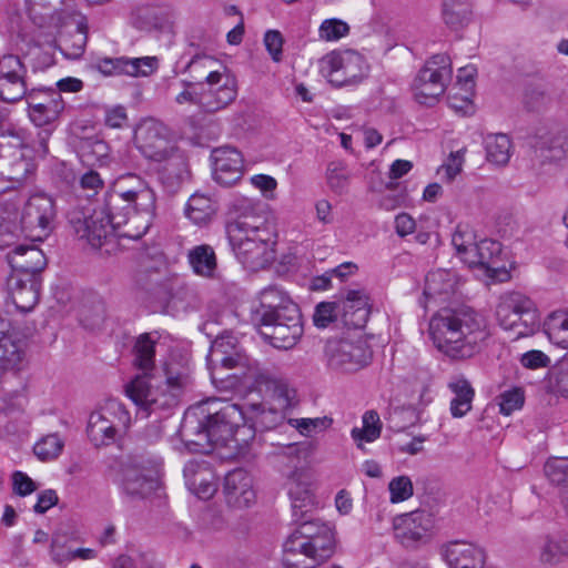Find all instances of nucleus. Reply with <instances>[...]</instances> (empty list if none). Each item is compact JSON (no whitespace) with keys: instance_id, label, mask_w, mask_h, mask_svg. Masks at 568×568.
<instances>
[{"instance_id":"nucleus-18","label":"nucleus","mask_w":568,"mask_h":568,"mask_svg":"<svg viewBox=\"0 0 568 568\" xmlns=\"http://www.w3.org/2000/svg\"><path fill=\"white\" fill-rule=\"evenodd\" d=\"M212 174L216 183L231 186L243 175V158L240 151L232 146H220L212 151Z\"/></svg>"},{"instance_id":"nucleus-52","label":"nucleus","mask_w":568,"mask_h":568,"mask_svg":"<svg viewBox=\"0 0 568 568\" xmlns=\"http://www.w3.org/2000/svg\"><path fill=\"white\" fill-rule=\"evenodd\" d=\"M282 453L280 454L283 457H287L291 463L293 464L294 470L287 476V489L290 490V481L291 477L294 475V473L298 471L302 474L301 481H304L306 484V487L310 489V485L307 481V477L302 468L297 467V464L300 463L301 456H306L310 449L308 444H297V443H288L284 446H282ZM300 487H303V483L300 484Z\"/></svg>"},{"instance_id":"nucleus-17","label":"nucleus","mask_w":568,"mask_h":568,"mask_svg":"<svg viewBox=\"0 0 568 568\" xmlns=\"http://www.w3.org/2000/svg\"><path fill=\"white\" fill-rule=\"evenodd\" d=\"M30 120L37 126L54 122L64 110L61 93L52 89H32L24 95Z\"/></svg>"},{"instance_id":"nucleus-28","label":"nucleus","mask_w":568,"mask_h":568,"mask_svg":"<svg viewBox=\"0 0 568 568\" xmlns=\"http://www.w3.org/2000/svg\"><path fill=\"white\" fill-rule=\"evenodd\" d=\"M534 148L544 161H560L568 152V135L561 129L539 132Z\"/></svg>"},{"instance_id":"nucleus-53","label":"nucleus","mask_w":568,"mask_h":568,"mask_svg":"<svg viewBox=\"0 0 568 568\" xmlns=\"http://www.w3.org/2000/svg\"><path fill=\"white\" fill-rule=\"evenodd\" d=\"M116 62L121 71L133 77L148 75L158 64L156 58L153 57L135 58L131 60L119 59Z\"/></svg>"},{"instance_id":"nucleus-1","label":"nucleus","mask_w":568,"mask_h":568,"mask_svg":"<svg viewBox=\"0 0 568 568\" xmlns=\"http://www.w3.org/2000/svg\"><path fill=\"white\" fill-rule=\"evenodd\" d=\"M302 474L296 471L291 477L290 498L295 529L283 544L282 562L285 568H315L329 559L336 548L334 529L318 518L308 514L314 507L311 489L303 481Z\"/></svg>"},{"instance_id":"nucleus-34","label":"nucleus","mask_w":568,"mask_h":568,"mask_svg":"<svg viewBox=\"0 0 568 568\" xmlns=\"http://www.w3.org/2000/svg\"><path fill=\"white\" fill-rule=\"evenodd\" d=\"M448 388L454 394L450 402V413L453 417L460 418L470 409L475 390L470 383L464 377H456L448 383Z\"/></svg>"},{"instance_id":"nucleus-62","label":"nucleus","mask_w":568,"mask_h":568,"mask_svg":"<svg viewBox=\"0 0 568 568\" xmlns=\"http://www.w3.org/2000/svg\"><path fill=\"white\" fill-rule=\"evenodd\" d=\"M23 348L0 353V381L9 373L14 374L23 358Z\"/></svg>"},{"instance_id":"nucleus-12","label":"nucleus","mask_w":568,"mask_h":568,"mask_svg":"<svg viewBox=\"0 0 568 568\" xmlns=\"http://www.w3.org/2000/svg\"><path fill=\"white\" fill-rule=\"evenodd\" d=\"M321 71L336 87L351 85L361 82L367 71L363 55L347 50L331 52L321 61Z\"/></svg>"},{"instance_id":"nucleus-6","label":"nucleus","mask_w":568,"mask_h":568,"mask_svg":"<svg viewBox=\"0 0 568 568\" xmlns=\"http://www.w3.org/2000/svg\"><path fill=\"white\" fill-rule=\"evenodd\" d=\"M144 215L138 210V204L126 200L109 189L101 204L91 213L74 211L70 213L69 222L73 232L82 240H87L92 247H101L111 234L122 226L135 232L144 225Z\"/></svg>"},{"instance_id":"nucleus-33","label":"nucleus","mask_w":568,"mask_h":568,"mask_svg":"<svg viewBox=\"0 0 568 568\" xmlns=\"http://www.w3.org/2000/svg\"><path fill=\"white\" fill-rule=\"evenodd\" d=\"M568 557V538L564 535H547L538 548V560L546 566H556Z\"/></svg>"},{"instance_id":"nucleus-19","label":"nucleus","mask_w":568,"mask_h":568,"mask_svg":"<svg viewBox=\"0 0 568 568\" xmlns=\"http://www.w3.org/2000/svg\"><path fill=\"white\" fill-rule=\"evenodd\" d=\"M119 481L122 491L131 498H145L159 487L151 470L131 463H120Z\"/></svg>"},{"instance_id":"nucleus-42","label":"nucleus","mask_w":568,"mask_h":568,"mask_svg":"<svg viewBox=\"0 0 568 568\" xmlns=\"http://www.w3.org/2000/svg\"><path fill=\"white\" fill-rule=\"evenodd\" d=\"M161 163L160 175L162 179L173 183L180 181L186 173V160L183 153L174 145L168 154L161 160H155Z\"/></svg>"},{"instance_id":"nucleus-39","label":"nucleus","mask_w":568,"mask_h":568,"mask_svg":"<svg viewBox=\"0 0 568 568\" xmlns=\"http://www.w3.org/2000/svg\"><path fill=\"white\" fill-rule=\"evenodd\" d=\"M456 287L455 274L447 270H437L427 274L424 295L435 298L454 293Z\"/></svg>"},{"instance_id":"nucleus-26","label":"nucleus","mask_w":568,"mask_h":568,"mask_svg":"<svg viewBox=\"0 0 568 568\" xmlns=\"http://www.w3.org/2000/svg\"><path fill=\"white\" fill-rule=\"evenodd\" d=\"M235 100V91L232 82L227 79L224 89L220 91L192 92L184 90L176 95L175 101L179 104L190 102L197 104L205 112H216L224 109Z\"/></svg>"},{"instance_id":"nucleus-41","label":"nucleus","mask_w":568,"mask_h":568,"mask_svg":"<svg viewBox=\"0 0 568 568\" xmlns=\"http://www.w3.org/2000/svg\"><path fill=\"white\" fill-rule=\"evenodd\" d=\"M486 158L490 163L505 165L510 159L511 142L507 134H488L485 140Z\"/></svg>"},{"instance_id":"nucleus-24","label":"nucleus","mask_w":568,"mask_h":568,"mask_svg":"<svg viewBox=\"0 0 568 568\" xmlns=\"http://www.w3.org/2000/svg\"><path fill=\"white\" fill-rule=\"evenodd\" d=\"M338 303L346 326L363 328L366 325L371 314V304L364 290H348Z\"/></svg>"},{"instance_id":"nucleus-32","label":"nucleus","mask_w":568,"mask_h":568,"mask_svg":"<svg viewBox=\"0 0 568 568\" xmlns=\"http://www.w3.org/2000/svg\"><path fill=\"white\" fill-rule=\"evenodd\" d=\"M88 40V23L84 17L77 21L75 29L70 33H62L58 39L59 50L69 59L80 58L85 50Z\"/></svg>"},{"instance_id":"nucleus-54","label":"nucleus","mask_w":568,"mask_h":568,"mask_svg":"<svg viewBox=\"0 0 568 568\" xmlns=\"http://www.w3.org/2000/svg\"><path fill=\"white\" fill-rule=\"evenodd\" d=\"M287 424L295 428L301 435L310 436L313 432L324 430L331 427L333 419L327 416L316 418H290Z\"/></svg>"},{"instance_id":"nucleus-10","label":"nucleus","mask_w":568,"mask_h":568,"mask_svg":"<svg viewBox=\"0 0 568 568\" xmlns=\"http://www.w3.org/2000/svg\"><path fill=\"white\" fill-rule=\"evenodd\" d=\"M452 73V60L447 54L437 53L429 58L413 83L416 101L433 105L444 94Z\"/></svg>"},{"instance_id":"nucleus-7","label":"nucleus","mask_w":568,"mask_h":568,"mask_svg":"<svg viewBox=\"0 0 568 568\" xmlns=\"http://www.w3.org/2000/svg\"><path fill=\"white\" fill-rule=\"evenodd\" d=\"M33 150L18 134L2 136L0 141V178L11 183L9 187L22 185L34 174Z\"/></svg>"},{"instance_id":"nucleus-31","label":"nucleus","mask_w":568,"mask_h":568,"mask_svg":"<svg viewBox=\"0 0 568 568\" xmlns=\"http://www.w3.org/2000/svg\"><path fill=\"white\" fill-rule=\"evenodd\" d=\"M244 412L245 422L251 423L255 432L271 430L283 425L286 412L266 407L263 403L247 404Z\"/></svg>"},{"instance_id":"nucleus-30","label":"nucleus","mask_w":568,"mask_h":568,"mask_svg":"<svg viewBox=\"0 0 568 568\" xmlns=\"http://www.w3.org/2000/svg\"><path fill=\"white\" fill-rule=\"evenodd\" d=\"M185 484L189 490L201 499L211 498L216 491L214 476L206 464L189 462L184 467Z\"/></svg>"},{"instance_id":"nucleus-56","label":"nucleus","mask_w":568,"mask_h":568,"mask_svg":"<svg viewBox=\"0 0 568 568\" xmlns=\"http://www.w3.org/2000/svg\"><path fill=\"white\" fill-rule=\"evenodd\" d=\"M63 448V442L60 439V437L55 434L48 435L43 437L41 440H39L34 445V454L41 459V460H50L60 455Z\"/></svg>"},{"instance_id":"nucleus-37","label":"nucleus","mask_w":568,"mask_h":568,"mask_svg":"<svg viewBox=\"0 0 568 568\" xmlns=\"http://www.w3.org/2000/svg\"><path fill=\"white\" fill-rule=\"evenodd\" d=\"M189 263L196 275L213 277L217 263L212 246L202 244L193 247L187 253Z\"/></svg>"},{"instance_id":"nucleus-3","label":"nucleus","mask_w":568,"mask_h":568,"mask_svg":"<svg viewBox=\"0 0 568 568\" xmlns=\"http://www.w3.org/2000/svg\"><path fill=\"white\" fill-rule=\"evenodd\" d=\"M243 409L233 403L212 399L196 409L187 410L180 427V435L193 453H210L214 445H227L244 430Z\"/></svg>"},{"instance_id":"nucleus-25","label":"nucleus","mask_w":568,"mask_h":568,"mask_svg":"<svg viewBox=\"0 0 568 568\" xmlns=\"http://www.w3.org/2000/svg\"><path fill=\"white\" fill-rule=\"evenodd\" d=\"M442 555L449 568H483L485 564L484 549L463 540L445 545Z\"/></svg>"},{"instance_id":"nucleus-4","label":"nucleus","mask_w":568,"mask_h":568,"mask_svg":"<svg viewBox=\"0 0 568 568\" xmlns=\"http://www.w3.org/2000/svg\"><path fill=\"white\" fill-rule=\"evenodd\" d=\"M435 346L452 358H469L490 336L486 316L470 306L445 307L429 322Z\"/></svg>"},{"instance_id":"nucleus-13","label":"nucleus","mask_w":568,"mask_h":568,"mask_svg":"<svg viewBox=\"0 0 568 568\" xmlns=\"http://www.w3.org/2000/svg\"><path fill=\"white\" fill-rule=\"evenodd\" d=\"M325 353L329 367L343 372H355L366 366L372 358V351L362 338L328 341Z\"/></svg>"},{"instance_id":"nucleus-15","label":"nucleus","mask_w":568,"mask_h":568,"mask_svg":"<svg viewBox=\"0 0 568 568\" xmlns=\"http://www.w3.org/2000/svg\"><path fill=\"white\" fill-rule=\"evenodd\" d=\"M134 142L140 152L149 160H161L175 143L166 125L154 119L142 121L135 129Z\"/></svg>"},{"instance_id":"nucleus-55","label":"nucleus","mask_w":568,"mask_h":568,"mask_svg":"<svg viewBox=\"0 0 568 568\" xmlns=\"http://www.w3.org/2000/svg\"><path fill=\"white\" fill-rule=\"evenodd\" d=\"M165 19L161 11L153 7L139 9L136 17V27L141 30H160L164 27Z\"/></svg>"},{"instance_id":"nucleus-22","label":"nucleus","mask_w":568,"mask_h":568,"mask_svg":"<svg viewBox=\"0 0 568 568\" xmlns=\"http://www.w3.org/2000/svg\"><path fill=\"white\" fill-rule=\"evenodd\" d=\"M223 491L226 503L235 508L250 507L256 498L253 478L242 468L233 469L226 474Z\"/></svg>"},{"instance_id":"nucleus-57","label":"nucleus","mask_w":568,"mask_h":568,"mask_svg":"<svg viewBox=\"0 0 568 568\" xmlns=\"http://www.w3.org/2000/svg\"><path fill=\"white\" fill-rule=\"evenodd\" d=\"M338 301L336 302H321L315 307L313 315L314 325L324 328L327 327L332 322L336 321L341 314Z\"/></svg>"},{"instance_id":"nucleus-63","label":"nucleus","mask_w":568,"mask_h":568,"mask_svg":"<svg viewBox=\"0 0 568 568\" xmlns=\"http://www.w3.org/2000/svg\"><path fill=\"white\" fill-rule=\"evenodd\" d=\"M476 241V234L467 225L459 224L452 236V244L455 247L458 256L464 253L466 248L471 246V244Z\"/></svg>"},{"instance_id":"nucleus-61","label":"nucleus","mask_w":568,"mask_h":568,"mask_svg":"<svg viewBox=\"0 0 568 568\" xmlns=\"http://www.w3.org/2000/svg\"><path fill=\"white\" fill-rule=\"evenodd\" d=\"M392 503H400L413 496V483L408 476H398L388 484Z\"/></svg>"},{"instance_id":"nucleus-43","label":"nucleus","mask_w":568,"mask_h":568,"mask_svg":"<svg viewBox=\"0 0 568 568\" xmlns=\"http://www.w3.org/2000/svg\"><path fill=\"white\" fill-rule=\"evenodd\" d=\"M382 424L379 415L375 410H367L363 415V427H354L351 432L357 448L364 450V442L372 443L381 436Z\"/></svg>"},{"instance_id":"nucleus-51","label":"nucleus","mask_w":568,"mask_h":568,"mask_svg":"<svg viewBox=\"0 0 568 568\" xmlns=\"http://www.w3.org/2000/svg\"><path fill=\"white\" fill-rule=\"evenodd\" d=\"M349 180V173L346 164L342 161H332L327 164L326 169V181L329 189L342 194L347 190Z\"/></svg>"},{"instance_id":"nucleus-45","label":"nucleus","mask_w":568,"mask_h":568,"mask_svg":"<svg viewBox=\"0 0 568 568\" xmlns=\"http://www.w3.org/2000/svg\"><path fill=\"white\" fill-rule=\"evenodd\" d=\"M288 303H294L291 297L276 285H270L260 292V308L256 310V316L267 311H277L287 306Z\"/></svg>"},{"instance_id":"nucleus-46","label":"nucleus","mask_w":568,"mask_h":568,"mask_svg":"<svg viewBox=\"0 0 568 568\" xmlns=\"http://www.w3.org/2000/svg\"><path fill=\"white\" fill-rule=\"evenodd\" d=\"M548 389L557 396L568 398V353L549 369Z\"/></svg>"},{"instance_id":"nucleus-14","label":"nucleus","mask_w":568,"mask_h":568,"mask_svg":"<svg viewBox=\"0 0 568 568\" xmlns=\"http://www.w3.org/2000/svg\"><path fill=\"white\" fill-rule=\"evenodd\" d=\"M435 526L433 514L427 510H415L403 514L394 519L393 528L396 540L408 549H417L430 540Z\"/></svg>"},{"instance_id":"nucleus-29","label":"nucleus","mask_w":568,"mask_h":568,"mask_svg":"<svg viewBox=\"0 0 568 568\" xmlns=\"http://www.w3.org/2000/svg\"><path fill=\"white\" fill-rule=\"evenodd\" d=\"M207 364L210 367L221 365L223 368H235L245 366L247 357L241 354L235 346L233 337H217L211 345L207 355Z\"/></svg>"},{"instance_id":"nucleus-20","label":"nucleus","mask_w":568,"mask_h":568,"mask_svg":"<svg viewBox=\"0 0 568 568\" xmlns=\"http://www.w3.org/2000/svg\"><path fill=\"white\" fill-rule=\"evenodd\" d=\"M284 324H266L261 334L276 348L290 349L303 335V323L300 308L291 307Z\"/></svg>"},{"instance_id":"nucleus-27","label":"nucleus","mask_w":568,"mask_h":568,"mask_svg":"<svg viewBox=\"0 0 568 568\" xmlns=\"http://www.w3.org/2000/svg\"><path fill=\"white\" fill-rule=\"evenodd\" d=\"M8 288L12 303L21 313L32 311L39 301L40 283L37 278L28 280L19 274H11Z\"/></svg>"},{"instance_id":"nucleus-23","label":"nucleus","mask_w":568,"mask_h":568,"mask_svg":"<svg viewBox=\"0 0 568 568\" xmlns=\"http://www.w3.org/2000/svg\"><path fill=\"white\" fill-rule=\"evenodd\" d=\"M7 260L12 268V274L23 277L37 278L45 264L43 252L36 245H18L7 254Z\"/></svg>"},{"instance_id":"nucleus-2","label":"nucleus","mask_w":568,"mask_h":568,"mask_svg":"<svg viewBox=\"0 0 568 568\" xmlns=\"http://www.w3.org/2000/svg\"><path fill=\"white\" fill-rule=\"evenodd\" d=\"M226 234L237 260L246 268L257 271L275 260V230L256 212V205L251 200L237 199L232 202Z\"/></svg>"},{"instance_id":"nucleus-38","label":"nucleus","mask_w":568,"mask_h":568,"mask_svg":"<svg viewBox=\"0 0 568 568\" xmlns=\"http://www.w3.org/2000/svg\"><path fill=\"white\" fill-rule=\"evenodd\" d=\"M442 17L453 30L466 27L471 20L469 0H443Z\"/></svg>"},{"instance_id":"nucleus-59","label":"nucleus","mask_w":568,"mask_h":568,"mask_svg":"<svg viewBox=\"0 0 568 568\" xmlns=\"http://www.w3.org/2000/svg\"><path fill=\"white\" fill-rule=\"evenodd\" d=\"M349 32L348 24L339 19H326L318 29L320 38L326 41H337Z\"/></svg>"},{"instance_id":"nucleus-60","label":"nucleus","mask_w":568,"mask_h":568,"mask_svg":"<svg viewBox=\"0 0 568 568\" xmlns=\"http://www.w3.org/2000/svg\"><path fill=\"white\" fill-rule=\"evenodd\" d=\"M500 413L510 415L516 409L521 408L525 402V394L523 388L513 387L511 389L503 392L498 396Z\"/></svg>"},{"instance_id":"nucleus-11","label":"nucleus","mask_w":568,"mask_h":568,"mask_svg":"<svg viewBox=\"0 0 568 568\" xmlns=\"http://www.w3.org/2000/svg\"><path fill=\"white\" fill-rule=\"evenodd\" d=\"M109 189L138 204V210L144 215V225L135 232L128 230L123 235L133 240L141 239L149 230L155 215V192L143 178L135 173L119 175Z\"/></svg>"},{"instance_id":"nucleus-48","label":"nucleus","mask_w":568,"mask_h":568,"mask_svg":"<svg viewBox=\"0 0 568 568\" xmlns=\"http://www.w3.org/2000/svg\"><path fill=\"white\" fill-rule=\"evenodd\" d=\"M547 335L549 339L562 347L568 348V313L564 311L555 312L547 322Z\"/></svg>"},{"instance_id":"nucleus-9","label":"nucleus","mask_w":568,"mask_h":568,"mask_svg":"<svg viewBox=\"0 0 568 568\" xmlns=\"http://www.w3.org/2000/svg\"><path fill=\"white\" fill-rule=\"evenodd\" d=\"M131 426L125 406L110 400L101 410L91 413L87 433L94 446H109L120 439Z\"/></svg>"},{"instance_id":"nucleus-58","label":"nucleus","mask_w":568,"mask_h":568,"mask_svg":"<svg viewBox=\"0 0 568 568\" xmlns=\"http://www.w3.org/2000/svg\"><path fill=\"white\" fill-rule=\"evenodd\" d=\"M551 99L540 85H530L525 91L524 104L530 111L539 112L547 108Z\"/></svg>"},{"instance_id":"nucleus-40","label":"nucleus","mask_w":568,"mask_h":568,"mask_svg":"<svg viewBox=\"0 0 568 568\" xmlns=\"http://www.w3.org/2000/svg\"><path fill=\"white\" fill-rule=\"evenodd\" d=\"M215 205L213 201L203 194H193L185 207L186 216L196 225L207 224L215 214Z\"/></svg>"},{"instance_id":"nucleus-16","label":"nucleus","mask_w":568,"mask_h":568,"mask_svg":"<svg viewBox=\"0 0 568 568\" xmlns=\"http://www.w3.org/2000/svg\"><path fill=\"white\" fill-rule=\"evenodd\" d=\"M217 60L207 54H195L185 65L183 72L189 73L190 80H184L183 84L191 88L193 84H202L203 81L210 87L209 91H220L224 89L225 81L229 79L237 95V84L233 75L226 71L215 70Z\"/></svg>"},{"instance_id":"nucleus-21","label":"nucleus","mask_w":568,"mask_h":568,"mask_svg":"<svg viewBox=\"0 0 568 568\" xmlns=\"http://www.w3.org/2000/svg\"><path fill=\"white\" fill-rule=\"evenodd\" d=\"M55 216L54 202L52 197L43 193H37L27 201L22 215L21 224L27 231L41 230L47 231Z\"/></svg>"},{"instance_id":"nucleus-50","label":"nucleus","mask_w":568,"mask_h":568,"mask_svg":"<svg viewBox=\"0 0 568 568\" xmlns=\"http://www.w3.org/2000/svg\"><path fill=\"white\" fill-rule=\"evenodd\" d=\"M501 254V244L497 241L484 239L479 241V261L478 268L486 271H497L499 267Z\"/></svg>"},{"instance_id":"nucleus-8","label":"nucleus","mask_w":568,"mask_h":568,"mask_svg":"<svg viewBox=\"0 0 568 568\" xmlns=\"http://www.w3.org/2000/svg\"><path fill=\"white\" fill-rule=\"evenodd\" d=\"M496 317L504 329L516 331L518 337L534 333L539 326L535 303L519 292H508L500 296Z\"/></svg>"},{"instance_id":"nucleus-64","label":"nucleus","mask_w":568,"mask_h":568,"mask_svg":"<svg viewBox=\"0 0 568 568\" xmlns=\"http://www.w3.org/2000/svg\"><path fill=\"white\" fill-rule=\"evenodd\" d=\"M463 155L459 152L452 153L447 163L438 169V174L442 180L452 182L460 172L463 168Z\"/></svg>"},{"instance_id":"nucleus-5","label":"nucleus","mask_w":568,"mask_h":568,"mask_svg":"<svg viewBox=\"0 0 568 568\" xmlns=\"http://www.w3.org/2000/svg\"><path fill=\"white\" fill-rule=\"evenodd\" d=\"M134 365L144 372L125 386L128 397L144 413V417L151 414L166 412L178 405L179 396L189 386L190 376L185 372L173 375L168 372L164 387L154 388L150 384L148 372L154 367L155 342L150 334L140 335L133 347Z\"/></svg>"},{"instance_id":"nucleus-47","label":"nucleus","mask_w":568,"mask_h":568,"mask_svg":"<svg viewBox=\"0 0 568 568\" xmlns=\"http://www.w3.org/2000/svg\"><path fill=\"white\" fill-rule=\"evenodd\" d=\"M26 73L0 75V98L6 102H17L27 94Z\"/></svg>"},{"instance_id":"nucleus-35","label":"nucleus","mask_w":568,"mask_h":568,"mask_svg":"<svg viewBox=\"0 0 568 568\" xmlns=\"http://www.w3.org/2000/svg\"><path fill=\"white\" fill-rule=\"evenodd\" d=\"M266 387L272 392V396L277 400L280 408L287 413L298 403L296 389L284 377L273 375H262Z\"/></svg>"},{"instance_id":"nucleus-44","label":"nucleus","mask_w":568,"mask_h":568,"mask_svg":"<svg viewBox=\"0 0 568 568\" xmlns=\"http://www.w3.org/2000/svg\"><path fill=\"white\" fill-rule=\"evenodd\" d=\"M79 154L87 165H104L109 156V145L99 139H85L80 144Z\"/></svg>"},{"instance_id":"nucleus-36","label":"nucleus","mask_w":568,"mask_h":568,"mask_svg":"<svg viewBox=\"0 0 568 568\" xmlns=\"http://www.w3.org/2000/svg\"><path fill=\"white\" fill-rule=\"evenodd\" d=\"M106 317V307L103 298L97 294H89L80 310V322L91 331L100 328Z\"/></svg>"},{"instance_id":"nucleus-49","label":"nucleus","mask_w":568,"mask_h":568,"mask_svg":"<svg viewBox=\"0 0 568 568\" xmlns=\"http://www.w3.org/2000/svg\"><path fill=\"white\" fill-rule=\"evenodd\" d=\"M545 475L550 483L558 487L559 496L568 488V457H555L547 460Z\"/></svg>"}]
</instances>
